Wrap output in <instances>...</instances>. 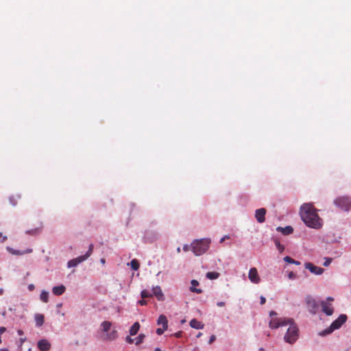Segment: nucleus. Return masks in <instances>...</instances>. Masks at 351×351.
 Wrapping results in <instances>:
<instances>
[{
	"label": "nucleus",
	"instance_id": "nucleus-44",
	"mask_svg": "<svg viewBox=\"0 0 351 351\" xmlns=\"http://www.w3.org/2000/svg\"><path fill=\"white\" fill-rule=\"evenodd\" d=\"M176 337L179 338L182 336V331H178L174 335Z\"/></svg>",
	"mask_w": 351,
	"mask_h": 351
},
{
	"label": "nucleus",
	"instance_id": "nucleus-2",
	"mask_svg": "<svg viewBox=\"0 0 351 351\" xmlns=\"http://www.w3.org/2000/svg\"><path fill=\"white\" fill-rule=\"evenodd\" d=\"M300 214L302 221L307 226L315 229L322 227V219L317 215V210L312 204H304L300 207Z\"/></svg>",
	"mask_w": 351,
	"mask_h": 351
},
{
	"label": "nucleus",
	"instance_id": "nucleus-13",
	"mask_svg": "<svg viewBox=\"0 0 351 351\" xmlns=\"http://www.w3.org/2000/svg\"><path fill=\"white\" fill-rule=\"evenodd\" d=\"M322 311L327 315H332L333 313V308L331 304H328L324 301L321 303Z\"/></svg>",
	"mask_w": 351,
	"mask_h": 351
},
{
	"label": "nucleus",
	"instance_id": "nucleus-50",
	"mask_svg": "<svg viewBox=\"0 0 351 351\" xmlns=\"http://www.w3.org/2000/svg\"><path fill=\"white\" fill-rule=\"evenodd\" d=\"M3 293V289L0 288V295H2Z\"/></svg>",
	"mask_w": 351,
	"mask_h": 351
},
{
	"label": "nucleus",
	"instance_id": "nucleus-4",
	"mask_svg": "<svg viewBox=\"0 0 351 351\" xmlns=\"http://www.w3.org/2000/svg\"><path fill=\"white\" fill-rule=\"evenodd\" d=\"M347 320V316L344 314H342L339 316V317L335 319L330 327L323 331H322L319 333V335L321 336H325L327 335L330 334L332 332H333L335 330L339 328Z\"/></svg>",
	"mask_w": 351,
	"mask_h": 351
},
{
	"label": "nucleus",
	"instance_id": "nucleus-45",
	"mask_svg": "<svg viewBox=\"0 0 351 351\" xmlns=\"http://www.w3.org/2000/svg\"><path fill=\"white\" fill-rule=\"evenodd\" d=\"M217 305L218 306L221 307V306H223L225 305V302H219L217 303Z\"/></svg>",
	"mask_w": 351,
	"mask_h": 351
},
{
	"label": "nucleus",
	"instance_id": "nucleus-43",
	"mask_svg": "<svg viewBox=\"0 0 351 351\" xmlns=\"http://www.w3.org/2000/svg\"><path fill=\"white\" fill-rule=\"evenodd\" d=\"M138 304H140L141 306H143L147 304V302L143 299L138 301Z\"/></svg>",
	"mask_w": 351,
	"mask_h": 351
},
{
	"label": "nucleus",
	"instance_id": "nucleus-38",
	"mask_svg": "<svg viewBox=\"0 0 351 351\" xmlns=\"http://www.w3.org/2000/svg\"><path fill=\"white\" fill-rule=\"evenodd\" d=\"M126 341L129 343H132L134 342V339H132L130 337H127Z\"/></svg>",
	"mask_w": 351,
	"mask_h": 351
},
{
	"label": "nucleus",
	"instance_id": "nucleus-7",
	"mask_svg": "<svg viewBox=\"0 0 351 351\" xmlns=\"http://www.w3.org/2000/svg\"><path fill=\"white\" fill-rule=\"evenodd\" d=\"M305 268L308 269L311 273L316 275H321L324 273V269L322 267H317L311 263H305Z\"/></svg>",
	"mask_w": 351,
	"mask_h": 351
},
{
	"label": "nucleus",
	"instance_id": "nucleus-26",
	"mask_svg": "<svg viewBox=\"0 0 351 351\" xmlns=\"http://www.w3.org/2000/svg\"><path fill=\"white\" fill-rule=\"evenodd\" d=\"M284 261L286 262V263H290V264H295L296 265H300V262L298 261H295L294 259H293L292 258H291L290 256H285L284 258Z\"/></svg>",
	"mask_w": 351,
	"mask_h": 351
},
{
	"label": "nucleus",
	"instance_id": "nucleus-31",
	"mask_svg": "<svg viewBox=\"0 0 351 351\" xmlns=\"http://www.w3.org/2000/svg\"><path fill=\"white\" fill-rule=\"evenodd\" d=\"M142 298H147L152 296V294L147 290H143L141 293Z\"/></svg>",
	"mask_w": 351,
	"mask_h": 351
},
{
	"label": "nucleus",
	"instance_id": "nucleus-3",
	"mask_svg": "<svg viewBox=\"0 0 351 351\" xmlns=\"http://www.w3.org/2000/svg\"><path fill=\"white\" fill-rule=\"evenodd\" d=\"M211 240L208 238L196 239L191 243V250L195 256H200L206 253L210 247Z\"/></svg>",
	"mask_w": 351,
	"mask_h": 351
},
{
	"label": "nucleus",
	"instance_id": "nucleus-39",
	"mask_svg": "<svg viewBox=\"0 0 351 351\" xmlns=\"http://www.w3.org/2000/svg\"><path fill=\"white\" fill-rule=\"evenodd\" d=\"M265 302H266V299H265V297H263V296H261V305H263V304H265Z\"/></svg>",
	"mask_w": 351,
	"mask_h": 351
},
{
	"label": "nucleus",
	"instance_id": "nucleus-16",
	"mask_svg": "<svg viewBox=\"0 0 351 351\" xmlns=\"http://www.w3.org/2000/svg\"><path fill=\"white\" fill-rule=\"evenodd\" d=\"M66 288L64 285L56 286L52 289V292L55 295H61L65 292Z\"/></svg>",
	"mask_w": 351,
	"mask_h": 351
},
{
	"label": "nucleus",
	"instance_id": "nucleus-54",
	"mask_svg": "<svg viewBox=\"0 0 351 351\" xmlns=\"http://www.w3.org/2000/svg\"><path fill=\"white\" fill-rule=\"evenodd\" d=\"M259 350H260V351H264V348H261L259 349Z\"/></svg>",
	"mask_w": 351,
	"mask_h": 351
},
{
	"label": "nucleus",
	"instance_id": "nucleus-48",
	"mask_svg": "<svg viewBox=\"0 0 351 351\" xmlns=\"http://www.w3.org/2000/svg\"><path fill=\"white\" fill-rule=\"evenodd\" d=\"M189 249V247L188 245H184L183 247V250L185 251V252H187Z\"/></svg>",
	"mask_w": 351,
	"mask_h": 351
},
{
	"label": "nucleus",
	"instance_id": "nucleus-37",
	"mask_svg": "<svg viewBox=\"0 0 351 351\" xmlns=\"http://www.w3.org/2000/svg\"><path fill=\"white\" fill-rule=\"evenodd\" d=\"M7 239V237L3 236L1 233H0V243H3Z\"/></svg>",
	"mask_w": 351,
	"mask_h": 351
},
{
	"label": "nucleus",
	"instance_id": "nucleus-10",
	"mask_svg": "<svg viewBox=\"0 0 351 351\" xmlns=\"http://www.w3.org/2000/svg\"><path fill=\"white\" fill-rule=\"evenodd\" d=\"M43 229V222L39 223V226L36 227L35 228L29 229L25 231V234L30 236H37L40 234Z\"/></svg>",
	"mask_w": 351,
	"mask_h": 351
},
{
	"label": "nucleus",
	"instance_id": "nucleus-29",
	"mask_svg": "<svg viewBox=\"0 0 351 351\" xmlns=\"http://www.w3.org/2000/svg\"><path fill=\"white\" fill-rule=\"evenodd\" d=\"M274 243L280 253H282L285 250V246L280 244V241L278 239H275Z\"/></svg>",
	"mask_w": 351,
	"mask_h": 351
},
{
	"label": "nucleus",
	"instance_id": "nucleus-15",
	"mask_svg": "<svg viewBox=\"0 0 351 351\" xmlns=\"http://www.w3.org/2000/svg\"><path fill=\"white\" fill-rule=\"evenodd\" d=\"M118 337V332L117 330H112L111 332L106 333L104 339L107 341H113Z\"/></svg>",
	"mask_w": 351,
	"mask_h": 351
},
{
	"label": "nucleus",
	"instance_id": "nucleus-18",
	"mask_svg": "<svg viewBox=\"0 0 351 351\" xmlns=\"http://www.w3.org/2000/svg\"><path fill=\"white\" fill-rule=\"evenodd\" d=\"M276 230L282 232L284 235H288L293 232V228L291 226H287L285 228L278 227Z\"/></svg>",
	"mask_w": 351,
	"mask_h": 351
},
{
	"label": "nucleus",
	"instance_id": "nucleus-25",
	"mask_svg": "<svg viewBox=\"0 0 351 351\" xmlns=\"http://www.w3.org/2000/svg\"><path fill=\"white\" fill-rule=\"evenodd\" d=\"M220 274L218 272L216 271H209L207 272L206 274V276L207 278L210 280H215L219 277Z\"/></svg>",
	"mask_w": 351,
	"mask_h": 351
},
{
	"label": "nucleus",
	"instance_id": "nucleus-51",
	"mask_svg": "<svg viewBox=\"0 0 351 351\" xmlns=\"http://www.w3.org/2000/svg\"><path fill=\"white\" fill-rule=\"evenodd\" d=\"M101 263L102 264H104L105 263V260L104 258L101 259Z\"/></svg>",
	"mask_w": 351,
	"mask_h": 351
},
{
	"label": "nucleus",
	"instance_id": "nucleus-14",
	"mask_svg": "<svg viewBox=\"0 0 351 351\" xmlns=\"http://www.w3.org/2000/svg\"><path fill=\"white\" fill-rule=\"evenodd\" d=\"M152 291L153 294L156 297L158 301H163L165 300L163 293L162 291L161 288L159 286L154 287Z\"/></svg>",
	"mask_w": 351,
	"mask_h": 351
},
{
	"label": "nucleus",
	"instance_id": "nucleus-23",
	"mask_svg": "<svg viewBox=\"0 0 351 351\" xmlns=\"http://www.w3.org/2000/svg\"><path fill=\"white\" fill-rule=\"evenodd\" d=\"M140 329V324L138 322H135L130 328V334L132 336L135 335L137 334Z\"/></svg>",
	"mask_w": 351,
	"mask_h": 351
},
{
	"label": "nucleus",
	"instance_id": "nucleus-1",
	"mask_svg": "<svg viewBox=\"0 0 351 351\" xmlns=\"http://www.w3.org/2000/svg\"><path fill=\"white\" fill-rule=\"evenodd\" d=\"M287 325H289V327L287 329L284 339L286 342L293 343L298 339V328L293 323V320L292 319L286 317L273 318L269 323V326L271 328H278Z\"/></svg>",
	"mask_w": 351,
	"mask_h": 351
},
{
	"label": "nucleus",
	"instance_id": "nucleus-30",
	"mask_svg": "<svg viewBox=\"0 0 351 351\" xmlns=\"http://www.w3.org/2000/svg\"><path fill=\"white\" fill-rule=\"evenodd\" d=\"M145 337V335L144 334H140L138 336V337L136 339L135 344L136 346H138L141 343H142L143 342V341H144Z\"/></svg>",
	"mask_w": 351,
	"mask_h": 351
},
{
	"label": "nucleus",
	"instance_id": "nucleus-56",
	"mask_svg": "<svg viewBox=\"0 0 351 351\" xmlns=\"http://www.w3.org/2000/svg\"><path fill=\"white\" fill-rule=\"evenodd\" d=\"M200 335H201V333H199L197 337H199Z\"/></svg>",
	"mask_w": 351,
	"mask_h": 351
},
{
	"label": "nucleus",
	"instance_id": "nucleus-22",
	"mask_svg": "<svg viewBox=\"0 0 351 351\" xmlns=\"http://www.w3.org/2000/svg\"><path fill=\"white\" fill-rule=\"evenodd\" d=\"M45 321V317L43 314H36L35 315V322L36 325L38 327H40L43 325Z\"/></svg>",
	"mask_w": 351,
	"mask_h": 351
},
{
	"label": "nucleus",
	"instance_id": "nucleus-47",
	"mask_svg": "<svg viewBox=\"0 0 351 351\" xmlns=\"http://www.w3.org/2000/svg\"><path fill=\"white\" fill-rule=\"evenodd\" d=\"M17 333L19 335H23V331L22 330H17Z\"/></svg>",
	"mask_w": 351,
	"mask_h": 351
},
{
	"label": "nucleus",
	"instance_id": "nucleus-21",
	"mask_svg": "<svg viewBox=\"0 0 351 351\" xmlns=\"http://www.w3.org/2000/svg\"><path fill=\"white\" fill-rule=\"evenodd\" d=\"M191 283L192 285L190 288L191 292H194L196 293H201L202 292V289L195 288L196 286L199 285V282L197 280H192Z\"/></svg>",
	"mask_w": 351,
	"mask_h": 351
},
{
	"label": "nucleus",
	"instance_id": "nucleus-24",
	"mask_svg": "<svg viewBox=\"0 0 351 351\" xmlns=\"http://www.w3.org/2000/svg\"><path fill=\"white\" fill-rule=\"evenodd\" d=\"M111 326H112L111 322H110L108 321H104L101 324V327L102 331L104 332H108L111 328Z\"/></svg>",
	"mask_w": 351,
	"mask_h": 351
},
{
	"label": "nucleus",
	"instance_id": "nucleus-11",
	"mask_svg": "<svg viewBox=\"0 0 351 351\" xmlns=\"http://www.w3.org/2000/svg\"><path fill=\"white\" fill-rule=\"evenodd\" d=\"M265 214L266 209L265 208H259L256 210L255 217L258 223H263L265 220Z\"/></svg>",
	"mask_w": 351,
	"mask_h": 351
},
{
	"label": "nucleus",
	"instance_id": "nucleus-27",
	"mask_svg": "<svg viewBox=\"0 0 351 351\" xmlns=\"http://www.w3.org/2000/svg\"><path fill=\"white\" fill-rule=\"evenodd\" d=\"M130 266L133 270L136 271L139 269L140 264L136 259H133L130 262Z\"/></svg>",
	"mask_w": 351,
	"mask_h": 351
},
{
	"label": "nucleus",
	"instance_id": "nucleus-36",
	"mask_svg": "<svg viewBox=\"0 0 351 351\" xmlns=\"http://www.w3.org/2000/svg\"><path fill=\"white\" fill-rule=\"evenodd\" d=\"M215 339H216L215 335H211L209 339L208 343L211 344L213 342H214L215 341Z\"/></svg>",
	"mask_w": 351,
	"mask_h": 351
},
{
	"label": "nucleus",
	"instance_id": "nucleus-12",
	"mask_svg": "<svg viewBox=\"0 0 351 351\" xmlns=\"http://www.w3.org/2000/svg\"><path fill=\"white\" fill-rule=\"evenodd\" d=\"M40 351H48L51 349V343L47 339H41L37 343Z\"/></svg>",
	"mask_w": 351,
	"mask_h": 351
},
{
	"label": "nucleus",
	"instance_id": "nucleus-33",
	"mask_svg": "<svg viewBox=\"0 0 351 351\" xmlns=\"http://www.w3.org/2000/svg\"><path fill=\"white\" fill-rule=\"evenodd\" d=\"M331 262H332V258L326 257L324 258V262L323 263V265L324 267H328L331 263Z\"/></svg>",
	"mask_w": 351,
	"mask_h": 351
},
{
	"label": "nucleus",
	"instance_id": "nucleus-19",
	"mask_svg": "<svg viewBox=\"0 0 351 351\" xmlns=\"http://www.w3.org/2000/svg\"><path fill=\"white\" fill-rule=\"evenodd\" d=\"M7 250L12 254H14V255H23L24 254H28V253H31L32 252V249H28L25 251H19V250H14L11 247H7Z\"/></svg>",
	"mask_w": 351,
	"mask_h": 351
},
{
	"label": "nucleus",
	"instance_id": "nucleus-55",
	"mask_svg": "<svg viewBox=\"0 0 351 351\" xmlns=\"http://www.w3.org/2000/svg\"><path fill=\"white\" fill-rule=\"evenodd\" d=\"M328 300H333V299L332 298H328Z\"/></svg>",
	"mask_w": 351,
	"mask_h": 351
},
{
	"label": "nucleus",
	"instance_id": "nucleus-52",
	"mask_svg": "<svg viewBox=\"0 0 351 351\" xmlns=\"http://www.w3.org/2000/svg\"><path fill=\"white\" fill-rule=\"evenodd\" d=\"M1 351H8L7 349H1Z\"/></svg>",
	"mask_w": 351,
	"mask_h": 351
},
{
	"label": "nucleus",
	"instance_id": "nucleus-53",
	"mask_svg": "<svg viewBox=\"0 0 351 351\" xmlns=\"http://www.w3.org/2000/svg\"><path fill=\"white\" fill-rule=\"evenodd\" d=\"M177 251H178V252H180V248L178 247Z\"/></svg>",
	"mask_w": 351,
	"mask_h": 351
},
{
	"label": "nucleus",
	"instance_id": "nucleus-5",
	"mask_svg": "<svg viewBox=\"0 0 351 351\" xmlns=\"http://www.w3.org/2000/svg\"><path fill=\"white\" fill-rule=\"evenodd\" d=\"M334 204L341 210L348 211L351 208V197L348 196L337 197L334 200Z\"/></svg>",
	"mask_w": 351,
	"mask_h": 351
},
{
	"label": "nucleus",
	"instance_id": "nucleus-41",
	"mask_svg": "<svg viewBox=\"0 0 351 351\" xmlns=\"http://www.w3.org/2000/svg\"><path fill=\"white\" fill-rule=\"evenodd\" d=\"M6 331V328L4 326L0 327V335H2L3 332Z\"/></svg>",
	"mask_w": 351,
	"mask_h": 351
},
{
	"label": "nucleus",
	"instance_id": "nucleus-42",
	"mask_svg": "<svg viewBox=\"0 0 351 351\" xmlns=\"http://www.w3.org/2000/svg\"><path fill=\"white\" fill-rule=\"evenodd\" d=\"M35 287L33 284H30L28 285V289L30 291H32L34 289Z\"/></svg>",
	"mask_w": 351,
	"mask_h": 351
},
{
	"label": "nucleus",
	"instance_id": "nucleus-17",
	"mask_svg": "<svg viewBox=\"0 0 351 351\" xmlns=\"http://www.w3.org/2000/svg\"><path fill=\"white\" fill-rule=\"evenodd\" d=\"M158 325H162L164 329H167L168 321L167 317L164 315H160L157 320Z\"/></svg>",
	"mask_w": 351,
	"mask_h": 351
},
{
	"label": "nucleus",
	"instance_id": "nucleus-6",
	"mask_svg": "<svg viewBox=\"0 0 351 351\" xmlns=\"http://www.w3.org/2000/svg\"><path fill=\"white\" fill-rule=\"evenodd\" d=\"M306 303L308 311L312 314H315L319 308L315 300L308 297L306 299Z\"/></svg>",
	"mask_w": 351,
	"mask_h": 351
},
{
	"label": "nucleus",
	"instance_id": "nucleus-20",
	"mask_svg": "<svg viewBox=\"0 0 351 351\" xmlns=\"http://www.w3.org/2000/svg\"><path fill=\"white\" fill-rule=\"evenodd\" d=\"M189 324L191 327L195 329H202L204 328V324L195 319H191Z\"/></svg>",
	"mask_w": 351,
	"mask_h": 351
},
{
	"label": "nucleus",
	"instance_id": "nucleus-49",
	"mask_svg": "<svg viewBox=\"0 0 351 351\" xmlns=\"http://www.w3.org/2000/svg\"><path fill=\"white\" fill-rule=\"evenodd\" d=\"M277 313L275 312V311H271L270 313H269V315L270 316H273V315H276Z\"/></svg>",
	"mask_w": 351,
	"mask_h": 351
},
{
	"label": "nucleus",
	"instance_id": "nucleus-40",
	"mask_svg": "<svg viewBox=\"0 0 351 351\" xmlns=\"http://www.w3.org/2000/svg\"><path fill=\"white\" fill-rule=\"evenodd\" d=\"M230 237L228 235H225L223 237H222L220 240V243L223 242L226 239H229Z\"/></svg>",
	"mask_w": 351,
	"mask_h": 351
},
{
	"label": "nucleus",
	"instance_id": "nucleus-9",
	"mask_svg": "<svg viewBox=\"0 0 351 351\" xmlns=\"http://www.w3.org/2000/svg\"><path fill=\"white\" fill-rule=\"evenodd\" d=\"M93 248H94L93 244H90L89 245L88 252L84 255L80 256L75 258V259L76 260L77 263H78V265H79L80 263L86 261L92 254Z\"/></svg>",
	"mask_w": 351,
	"mask_h": 351
},
{
	"label": "nucleus",
	"instance_id": "nucleus-46",
	"mask_svg": "<svg viewBox=\"0 0 351 351\" xmlns=\"http://www.w3.org/2000/svg\"><path fill=\"white\" fill-rule=\"evenodd\" d=\"M25 338H20L19 339V341H20V347L22 346V344L25 342Z\"/></svg>",
	"mask_w": 351,
	"mask_h": 351
},
{
	"label": "nucleus",
	"instance_id": "nucleus-35",
	"mask_svg": "<svg viewBox=\"0 0 351 351\" xmlns=\"http://www.w3.org/2000/svg\"><path fill=\"white\" fill-rule=\"evenodd\" d=\"M288 278L289 279H295L296 278V274L293 271H290L288 274Z\"/></svg>",
	"mask_w": 351,
	"mask_h": 351
},
{
	"label": "nucleus",
	"instance_id": "nucleus-34",
	"mask_svg": "<svg viewBox=\"0 0 351 351\" xmlns=\"http://www.w3.org/2000/svg\"><path fill=\"white\" fill-rule=\"evenodd\" d=\"M167 329H164V328H158L156 329V333L158 335H161L164 333L165 330H166Z\"/></svg>",
	"mask_w": 351,
	"mask_h": 351
},
{
	"label": "nucleus",
	"instance_id": "nucleus-28",
	"mask_svg": "<svg viewBox=\"0 0 351 351\" xmlns=\"http://www.w3.org/2000/svg\"><path fill=\"white\" fill-rule=\"evenodd\" d=\"M40 300L44 302H47L49 300V293L46 291H43L40 295Z\"/></svg>",
	"mask_w": 351,
	"mask_h": 351
},
{
	"label": "nucleus",
	"instance_id": "nucleus-32",
	"mask_svg": "<svg viewBox=\"0 0 351 351\" xmlns=\"http://www.w3.org/2000/svg\"><path fill=\"white\" fill-rule=\"evenodd\" d=\"M67 265H68V267H76L77 265H78V263H77L76 260L75 258H73L68 262Z\"/></svg>",
	"mask_w": 351,
	"mask_h": 351
},
{
	"label": "nucleus",
	"instance_id": "nucleus-8",
	"mask_svg": "<svg viewBox=\"0 0 351 351\" xmlns=\"http://www.w3.org/2000/svg\"><path fill=\"white\" fill-rule=\"evenodd\" d=\"M248 277L250 280L255 284H258L261 280L257 269L255 267L250 269Z\"/></svg>",
	"mask_w": 351,
	"mask_h": 351
}]
</instances>
